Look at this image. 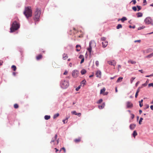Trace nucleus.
Instances as JSON below:
<instances>
[{"instance_id":"nucleus-54","label":"nucleus","mask_w":153,"mask_h":153,"mask_svg":"<svg viewBox=\"0 0 153 153\" xmlns=\"http://www.w3.org/2000/svg\"><path fill=\"white\" fill-rule=\"evenodd\" d=\"M76 115L78 116L79 117H80L81 115V113H77L76 114Z\"/></svg>"},{"instance_id":"nucleus-29","label":"nucleus","mask_w":153,"mask_h":153,"mask_svg":"<svg viewBox=\"0 0 153 153\" xmlns=\"http://www.w3.org/2000/svg\"><path fill=\"white\" fill-rule=\"evenodd\" d=\"M86 83V81L84 79L83 80H82V82H81V84H83V85L85 84Z\"/></svg>"},{"instance_id":"nucleus-13","label":"nucleus","mask_w":153,"mask_h":153,"mask_svg":"<svg viewBox=\"0 0 153 153\" xmlns=\"http://www.w3.org/2000/svg\"><path fill=\"white\" fill-rule=\"evenodd\" d=\"M105 103L103 102L102 105H99L98 106L99 108L100 109H102L105 106Z\"/></svg>"},{"instance_id":"nucleus-6","label":"nucleus","mask_w":153,"mask_h":153,"mask_svg":"<svg viewBox=\"0 0 153 153\" xmlns=\"http://www.w3.org/2000/svg\"><path fill=\"white\" fill-rule=\"evenodd\" d=\"M79 74L78 71L76 70H75L72 71V75L74 78L76 77Z\"/></svg>"},{"instance_id":"nucleus-51","label":"nucleus","mask_w":153,"mask_h":153,"mask_svg":"<svg viewBox=\"0 0 153 153\" xmlns=\"http://www.w3.org/2000/svg\"><path fill=\"white\" fill-rule=\"evenodd\" d=\"M84 58H83L82 59V60L81 61L80 63L82 64V63L84 62Z\"/></svg>"},{"instance_id":"nucleus-39","label":"nucleus","mask_w":153,"mask_h":153,"mask_svg":"<svg viewBox=\"0 0 153 153\" xmlns=\"http://www.w3.org/2000/svg\"><path fill=\"white\" fill-rule=\"evenodd\" d=\"M81 87V85L79 86L78 87L76 88V91H78L80 89Z\"/></svg>"},{"instance_id":"nucleus-33","label":"nucleus","mask_w":153,"mask_h":153,"mask_svg":"<svg viewBox=\"0 0 153 153\" xmlns=\"http://www.w3.org/2000/svg\"><path fill=\"white\" fill-rule=\"evenodd\" d=\"M137 11H139V10H140L141 9V7L140 6H138V5H137Z\"/></svg>"},{"instance_id":"nucleus-58","label":"nucleus","mask_w":153,"mask_h":153,"mask_svg":"<svg viewBox=\"0 0 153 153\" xmlns=\"http://www.w3.org/2000/svg\"><path fill=\"white\" fill-rule=\"evenodd\" d=\"M91 44H92V42L91 41H90L89 42V47H92L91 46Z\"/></svg>"},{"instance_id":"nucleus-1","label":"nucleus","mask_w":153,"mask_h":153,"mask_svg":"<svg viewBox=\"0 0 153 153\" xmlns=\"http://www.w3.org/2000/svg\"><path fill=\"white\" fill-rule=\"evenodd\" d=\"M23 13L27 19L29 17L31 16L32 15V10L31 9V7L29 6L25 7Z\"/></svg>"},{"instance_id":"nucleus-17","label":"nucleus","mask_w":153,"mask_h":153,"mask_svg":"<svg viewBox=\"0 0 153 153\" xmlns=\"http://www.w3.org/2000/svg\"><path fill=\"white\" fill-rule=\"evenodd\" d=\"M68 58V56L67 54L64 53L63 54V59L64 60Z\"/></svg>"},{"instance_id":"nucleus-64","label":"nucleus","mask_w":153,"mask_h":153,"mask_svg":"<svg viewBox=\"0 0 153 153\" xmlns=\"http://www.w3.org/2000/svg\"><path fill=\"white\" fill-rule=\"evenodd\" d=\"M3 62L1 60H0V65H1L2 64Z\"/></svg>"},{"instance_id":"nucleus-22","label":"nucleus","mask_w":153,"mask_h":153,"mask_svg":"<svg viewBox=\"0 0 153 153\" xmlns=\"http://www.w3.org/2000/svg\"><path fill=\"white\" fill-rule=\"evenodd\" d=\"M50 115H45V119L46 120H48L50 118Z\"/></svg>"},{"instance_id":"nucleus-26","label":"nucleus","mask_w":153,"mask_h":153,"mask_svg":"<svg viewBox=\"0 0 153 153\" xmlns=\"http://www.w3.org/2000/svg\"><path fill=\"white\" fill-rule=\"evenodd\" d=\"M122 25L121 24H119L117 26L116 28L117 29H118L120 28H122Z\"/></svg>"},{"instance_id":"nucleus-59","label":"nucleus","mask_w":153,"mask_h":153,"mask_svg":"<svg viewBox=\"0 0 153 153\" xmlns=\"http://www.w3.org/2000/svg\"><path fill=\"white\" fill-rule=\"evenodd\" d=\"M143 3H146V4H144V5H145L146 4V0H143Z\"/></svg>"},{"instance_id":"nucleus-46","label":"nucleus","mask_w":153,"mask_h":153,"mask_svg":"<svg viewBox=\"0 0 153 153\" xmlns=\"http://www.w3.org/2000/svg\"><path fill=\"white\" fill-rule=\"evenodd\" d=\"M148 86L149 87H151V86L153 87V83H150L148 85Z\"/></svg>"},{"instance_id":"nucleus-61","label":"nucleus","mask_w":153,"mask_h":153,"mask_svg":"<svg viewBox=\"0 0 153 153\" xmlns=\"http://www.w3.org/2000/svg\"><path fill=\"white\" fill-rule=\"evenodd\" d=\"M67 73H68V72H67V71H65V72H64V73L63 74H64V75H66V74H67Z\"/></svg>"},{"instance_id":"nucleus-32","label":"nucleus","mask_w":153,"mask_h":153,"mask_svg":"<svg viewBox=\"0 0 153 153\" xmlns=\"http://www.w3.org/2000/svg\"><path fill=\"white\" fill-rule=\"evenodd\" d=\"M135 77H132L131 78L130 80V83L132 84L134 80L135 79Z\"/></svg>"},{"instance_id":"nucleus-48","label":"nucleus","mask_w":153,"mask_h":153,"mask_svg":"<svg viewBox=\"0 0 153 153\" xmlns=\"http://www.w3.org/2000/svg\"><path fill=\"white\" fill-rule=\"evenodd\" d=\"M106 39V38L105 37H102L101 38V40L102 41H105Z\"/></svg>"},{"instance_id":"nucleus-16","label":"nucleus","mask_w":153,"mask_h":153,"mask_svg":"<svg viewBox=\"0 0 153 153\" xmlns=\"http://www.w3.org/2000/svg\"><path fill=\"white\" fill-rule=\"evenodd\" d=\"M86 73V70L85 69H82L81 71V73L82 75H84Z\"/></svg>"},{"instance_id":"nucleus-36","label":"nucleus","mask_w":153,"mask_h":153,"mask_svg":"<svg viewBox=\"0 0 153 153\" xmlns=\"http://www.w3.org/2000/svg\"><path fill=\"white\" fill-rule=\"evenodd\" d=\"M80 140L79 139H75L74 140V141L76 143H77L80 141Z\"/></svg>"},{"instance_id":"nucleus-49","label":"nucleus","mask_w":153,"mask_h":153,"mask_svg":"<svg viewBox=\"0 0 153 153\" xmlns=\"http://www.w3.org/2000/svg\"><path fill=\"white\" fill-rule=\"evenodd\" d=\"M138 91H137L136 92V94H135V98L137 97V96H138Z\"/></svg>"},{"instance_id":"nucleus-5","label":"nucleus","mask_w":153,"mask_h":153,"mask_svg":"<svg viewBox=\"0 0 153 153\" xmlns=\"http://www.w3.org/2000/svg\"><path fill=\"white\" fill-rule=\"evenodd\" d=\"M144 21L145 23L147 25L151 24L153 25V24L152 23V19L150 17H146Z\"/></svg>"},{"instance_id":"nucleus-24","label":"nucleus","mask_w":153,"mask_h":153,"mask_svg":"<svg viewBox=\"0 0 153 153\" xmlns=\"http://www.w3.org/2000/svg\"><path fill=\"white\" fill-rule=\"evenodd\" d=\"M143 100L142 99L140 101H139V105L140 107H142L143 105V104L142 103H142V102H143Z\"/></svg>"},{"instance_id":"nucleus-60","label":"nucleus","mask_w":153,"mask_h":153,"mask_svg":"<svg viewBox=\"0 0 153 153\" xmlns=\"http://www.w3.org/2000/svg\"><path fill=\"white\" fill-rule=\"evenodd\" d=\"M66 121V120H65V119L63 120H62V122H63V123L64 124H65V123H66V122H65Z\"/></svg>"},{"instance_id":"nucleus-4","label":"nucleus","mask_w":153,"mask_h":153,"mask_svg":"<svg viewBox=\"0 0 153 153\" xmlns=\"http://www.w3.org/2000/svg\"><path fill=\"white\" fill-rule=\"evenodd\" d=\"M40 14V10H39L38 8H37L34 14L35 16L34 18V19L35 21H37L38 20Z\"/></svg>"},{"instance_id":"nucleus-57","label":"nucleus","mask_w":153,"mask_h":153,"mask_svg":"<svg viewBox=\"0 0 153 153\" xmlns=\"http://www.w3.org/2000/svg\"><path fill=\"white\" fill-rule=\"evenodd\" d=\"M149 105H146L145 109H147L149 108Z\"/></svg>"},{"instance_id":"nucleus-44","label":"nucleus","mask_w":153,"mask_h":153,"mask_svg":"<svg viewBox=\"0 0 153 153\" xmlns=\"http://www.w3.org/2000/svg\"><path fill=\"white\" fill-rule=\"evenodd\" d=\"M131 2H133V4H135L136 3V0H132L131 1Z\"/></svg>"},{"instance_id":"nucleus-3","label":"nucleus","mask_w":153,"mask_h":153,"mask_svg":"<svg viewBox=\"0 0 153 153\" xmlns=\"http://www.w3.org/2000/svg\"><path fill=\"white\" fill-rule=\"evenodd\" d=\"M69 82L67 80H62L60 83V85L62 88L65 89L69 86Z\"/></svg>"},{"instance_id":"nucleus-18","label":"nucleus","mask_w":153,"mask_h":153,"mask_svg":"<svg viewBox=\"0 0 153 153\" xmlns=\"http://www.w3.org/2000/svg\"><path fill=\"white\" fill-rule=\"evenodd\" d=\"M128 63H130L132 64H134L136 63V62L132 60H129L128 61Z\"/></svg>"},{"instance_id":"nucleus-52","label":"nucleus","mask_w":153,"mask_h":153,"mask_svg":"<svg viewBox=\"0 0 153 153\" xmlns=\"http://www.w3.org/2000/svg\"><path fill=\"white\" fill-rule=\"evenodd\" d=\"M129 27L130 28H135V26H131V25H130L129 26Z\"/></svg>"},{"instance_id":"nucleus-56","label":"nucleus","mask_w":153,"mask_h":153,"mask_svg":"<svg viewBox=\"0 0 153 153\" xmlns=\"http://www.w3.org/2000/svg\"><path fill=\"white\" fill-rule=\"evenodd\" d=\"M141 42V40H136L134 41V42Z\"/></svg>"},{"instance_id":"nucleus-27","label":"nucleus","mask_w":153,"mask_h":153,"mask_svg":"<svg viewBox=\"0 0 153 153\" xmlns=\"http://www.w3.org/2000/svg\"><path fill=\"white\" fill-rule=\"evenodd\" d=\"M137 133L136 131H133V135L134 136V137H135L137 136Z\"/></svg>"},{"instance_id":"nucleus-25","label":"nucleus","mask_w":153,"mask_h":153,"mask_svg":"<svg viewBox=\"0 0 153 153\" xmlns=\"http://www.w3.org/2000/svg\"><path fill=\"white\" fill-rule=\"evenodd\" d=\"M105 88H103L101 89L100 90V94H102L104 93L103 92L105 91Z\"/></svg>"},{"instance_id":"nucleus-9","label":"nucleus","mask_w":153,"mask_h":153,"mask_svg":"<svg viewBox=\"0 0 153 153\" xmlns=\"http://www.w3.org/2000/svg\"><path fill=\"white\" fill-rule=\"evenodd\" d=\"M102 47L103 48L106 47L108 45V42L107 41L103 42H102Z\"/></svg>"},{"instance_id":"nucleus-20","label":"nucleus","mask_w":153,"mask_h":153,"mask_svg":"<svg viewBox=\"0 0 153 153\" xmlns=\"http://www.w3.org/2000/svg\"><path fill=\"white\" fill-rule=\"evenodd\" d=\"M42 55L41 54H39L36 57L37 60H39L42 58Z\"/></svg>"},{"instance_id":"nucleus-23","label":"nucleus","mask_w":153,"mask_h":153,"mask_svg":"<svg viewBox=\"0 0 153 153\" xmlns=\"http://www.w3.org/2000/svg\"><path fill=\"white\" fill-rule=\"evenodd\" d=\"M87 49L88 51L89 52L90 54H91V51L92 50V47H88L87 48Z\"/></svg>"},{"instance_id":"nucleus-21","label":"nucleus","mask_w":153,"mask_h":153,"mask_svg":"<svg viewBox=\"0 0 153 153\" xmlns=\"http://www.w3.org/2000/svg\"><path fill=\"white\" fill-rule=\"evenodd\" d=\"M123 78L122 77H119L117 79V82H120L122 80Z\"/></svg>"},{"instance_id":"nucleus-2","label":"nucleus","mask_w":153,"mask_h":153,"mask_svg":"<svg viewBox=\"0 0 153 153\" xmlns=\"http://www.w3.org/2000/svg\"><path fill=\"white\" fill-rule=\"evenodd\" d=\"M20 27V25L16 21H14L13 22L10 28V32H13L17 30Z\"/></svg>"},{"instance_id":"nucleus-31","label":"nucleus","mask_w":153,"mask_h":153,"mask_svg":"<svg viewBox=\"0 0 153 153\" xmlns=\"http://www.w3.org/2000/svg\"><path fill=\"white\" fill-rule=\"evenodd\" d=\"M102 101L103 100L102 99H100L97 102V104H100L102 102Z\"/></svg>"},{"instance_id":"nucleus-40","label":"nucleus","mask_w":153,"mask_h":153,"mask_svg":"<svg viewBox=\"0 0 153 153\" xmlns=\"http://www.w3.org/2000/svg\"><path fill=\"white\" fill-rule=\"evenodd\" d=\"M143 120V118L142 117H140V120L139 121V124H141V122L142 121V120Z\"/></svg>"},{"instance_id":"nucleus-45","label":"nucleus","mask_w":153,"mask_h":153,"mask_svg":"<svg viewBox=\"0 0 153 153\" xmlns=\"http://www.w3.org/2000/svg\"><path fill=\"white\" fill-rule=\"evenodd\" d=\"M147 81H146V83H145L143 84L142 85V86H144V87H145V86H146L147 85Z\"/></svg>"},{"instance_id":"nucleus-50","label":"nucleus","mask_w":153,"mask_h":153,"mask_svg":"<svg viewBox=\"0 0 153 153\" xmlns=\"http://www.w3.org/2000/svg\"><path fill=\"white\" fill-rule=\"evenodd\" d=\"M152 56H153V53H152L150 54V55H148L147 57H151Z\"/></svg>"},{"instance_id":"nucleus-10","label":"nucleus","mask_w":153,"mask_h":153,"mask_svg":"<svg viewBox=\"0 0 153 153\" xmlns=\"http://www.w3.org/2000/svg\"><path fill=\"white\" fill-rule=\"evenodd\" d=\"M136 126V125L134 124H131L129 126L130 129L132 130H133L135 128Z\"/></svg>"},{"instance_id":"nucleus-43","label":"nucleus","mask_w":153,"mask_h":153,"mask_svg":"<svg viewBox=\"0 0 153 153\" xmlns=\"http://www.w3.org/2000/svg\"><path fill=\"white\" fill-rule=\"evenodd\" d=\"M131 114V119H132L134 118V114Z\"/></svg>"},{"instance_id":"nucleus-42","label":"nucleus","mask_w":153,"mask_h":153,"mask_svg":"<svg viewBox=\"0 0 153 153\" xmlns=\"http://www.w3.org/2000/svg\"><path fill=\"white\" fill-rule=\"evenodd\" d=\"M95 64L97 66H98L99 65V62L98 61H96L95 62Z\"/></svg>"},{"instance_id":"nucleus-55","label":"nucleus","mask_w":153,"mask_h":153,"mask_svg":"<svg viewBox=\"0 0 153 153\" xmlns=\"http://www.w3.org/2000/svg\"><path fill=\"white\" fill-rule=\"evenodd\" d=\"M70 117L68 116V117H66V118L65 119V120H66V123H67L68 122V119Z\"/></svg>"},{"instance_id":"nucleus-19","label":"nucleus","mask_w":153,"mask_h":153,"mask_svg":"<svg viewBox=\"0 0 153 153\" xmlns=\"http://www.w3.org/2000/svg\"><path fill=\"white\" fill-rule=\"evenodd\" d=\"M127 20V18L126 17H123L120 20H121L122 22H124V21L126 20ZM120 20V19H119L118 20V21Z\"/></svg>"},{"instance_id":"nucleus-41","label":"nucleus","mask_w":153,"mask_h":153,"mask_svg":"<svg viewBox=\"0 0 153 153\" xmlns=\"http://www.w3.org/2000/svg\"><path fill=\"white\" fill-rule=\"evenodd\" d=\"M143 88V86H142L141 87H138V88L137 89V91H138V92L139 93L140 91V89L141 88Z\"/></svg>"},{"instance_id":"nucleus-37","label":"nucleus","mask_w":153,"mask_h":153,"mask_svg":"<svg viewBox=\"0 0 153 153\" xmlns=\"http://www.w3.org/2000/svg\"><path fill=\"white\" fill-rule=\"evenodd\" d=\"M145 28V26H142V27H139L138 28V30H140L142 29H143L144 28Z\"/></svg>"},{"instance_id":"nucleus-28","label":"nucleus","mask_w":153,"mask_h":153,"mask_svg":"<svg viewBox=\"0 0 153 153\" xmlns=\"http://www.w3.org/2000/svg\"><path fill=\"white\" fill-rule=\"evenodd\" d=\"M59 113H56V114H54V115H53V119L56 118L57 117L59 116Z\"/></svg>"},{"instance_id":"nucleus-11","label":"nucleus","mask_w":153,"mask_h":153,"mask_svg":"<svg viewBox=\"0 0 153 153\" xmlns=\"http://www.w3.org/2000/svg\"><path fill=\"white\" fill-rule=\"evenodd\" d=\"M108 63L111 65H113L114 66H115L116 65V63L115 61H111L110 62H108Z\"/></svg>"},{"instance_id":"nucleus-30","label":"nucleus","mask_w":153,"mask_h":153,"mask_svg":"<svg viewBox=\"0 0 153 153\" xmlns=\"http://www.w3.org/2000/svg\"><path fill=\"white\" fill-rule=\"evenodd\" d=\"M11 68L13 69V70L14 71H15L16 70V66L14 65H13L12 66Z\"/></svg>"},{"instance_id":"nucleus-35","label":"nucleus","mask_w":153,"mask_h":153,"mask_svg":"<svg viewBox=\"0 0 153 153\" xmlns=\"http://www.w3.org/2000/svg\"><path fill=\"white\" fill-rule=\"evenodd\" d=\"M14 108H18L19 107V105H18L17 104H15L14 105Z\"/></svg>"},{"instance_id":"nucleus-47","label":"nucleus","mask_w":153,"mask_h":153,"mask_svg":"<svg viewBox=\"0 0 153 153\" xmlns=\"http://www.w3.org/2000/svg\"><path fill=\"white\" fill-rule=\"evenodd\" d=\"M83 58H84L83 56L82 55H80L79 56V59H82Z\"/></svg>"},{"instance_id":"nucleus-7","label":"nucleus","mask_w":153,"mask_h":153,"mask_svg":"<svg viewBox=\"0 0 153 153\" xmlns=\"http://www.w3.org/2000/svg\"><path fill=\"white\" fill-rule=\"evenodd\" d=\"M127 108H131L133 107V104L131 102L128 101L126 103Z\"/></svg>"},{"instance_id":"nucleus-62","label":"nucleus","mask_w":153,"mask_h":153,"mask_svg":"<svg viewBox=\"0 0 153 153\" xmlns=\"http://www.w3.org/2000/svg\"><path fill=\"white\" fill-rule=\"evenodd\" d=\"M139 81H138L136 84H135V86H137V85H138V84H139Z\"/></svg>"},{"instance_id":"nucleus-15","label":"nucleus","mask_w":153,"mask_h":153,"mask_svg":"<svg viewBox=\"0 0 153 153\" xmlns=\"http://www.w3.org/2000/svg\"><path fill=\"white\" fill-rule=\"evenodd\" d=\"M137 17H140L142 16L143 14L142 13L140 12H139L137 13L136 14Z\"/></svg>"},{"instance_id":"nucleus-38","label":"nucleus","mask_w":153,"mask_h":153,"mask_svg":"<svg viewBox=\"0 0 153 153\" xmlns=\"http://www.w3.org/2000/svg\"><path fill=\"white\" fill-rule=\"evenodd\" d=\"M71 113L72 114H75L76 115V114H77V113H76V111H71Z\"/></svg>"},{"instance_id":"nucleus-12","label":"nucleus","mask_w":153,"mask_h":153,"mask_svg":"<svg viewBox=\"0 0 153 153\" xmlns=\"http://www.w3.org/2000/svg\"><path fill=\"white\" fill-rule=\"evenodd\" d=\"M76 51H80L81 49V46L79 45H76Z\"/></svg>"},{"instance_id":"nucleus-34","label":"nucleus","mask_w":153,"mask_h":153,"mask_svg":"<svg viewBox=\"0 0 153 153\" xmlns=\"http://www.w3.org/2000/svg\"><path fill=\"white\" fill-rule=\"evenodd\" d=\"M132 9L133 10H134V11H136L137 10V7L135 6L133 7H132Z\"/></svg>"},{"instance_id":"nucleus-53","label":"nucleus","mask_w":153,"mask_h":153,"mask_svg":"<svg viewBox=\"0 0 153 153\" xmlns=\"http://www.w3.org/2000/svg\"><path fill=\"white\" fill-rule=\"evenodd\" d=\"M108 94V92H106L105 93H103V94L104 95H107Z\"/></svg>"},{"instance_id":"nucleus-8","label":"nucleus","mask_w":153,"mask_h":153,"mask_svg":"<svg viewBox=\"0 0 153 153\" xmlns=\"http://www.w3.org/2000/svg\"><path fill=\"white\" fill-rule=\"evenodd\" d=\"M96 75L97 77L100 78L101 76V71L100 70L97 71L96 74Z\"/></svg>"},{"instance_id":"nucleus-63","label":"nucleus","mask_w":153,"mask_h":153,"mask_svg":"<svg viewBox=\"0 0 153 153\" xmlns=\"http://www.w3.org/2000/svg\"><path fill=\"white\" fill-rule=\"evenodd\" d=\"M150 108L152 110H153V105L150 106Z\"/></svg>"},{"instance_id":"nucleus-14","label":"nucleus","mask_w":153,"mask_h":153,"mask_svg":"<svg viewBox=\"0 0 153 153\" xmlns=\"http://www.w3.org/2000/svg\"><path fill=\"white\" fill-rule=\"evenodd\" d=\"M57 134H55L54 138H52L51 141V143L52 142H53L55 140H56L57 139Z\"/></svg>"}]
</instances>
